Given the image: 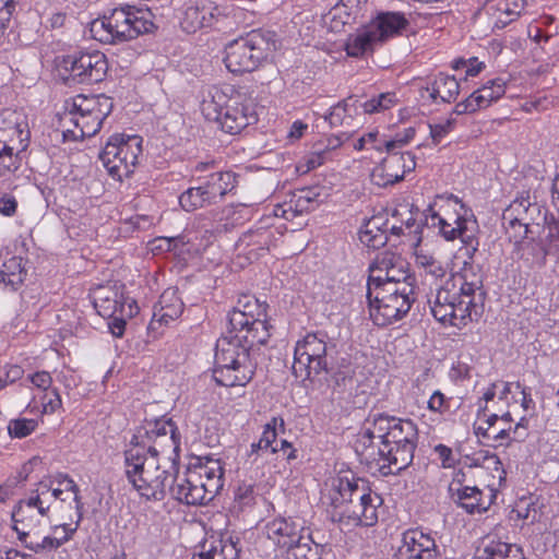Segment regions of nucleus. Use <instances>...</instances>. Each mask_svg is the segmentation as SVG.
<instances>
[{"mask_svg": "<svg viewBox=\"0 0 559 559\" xmlns=\"http://www.w3.org/2000/svg\"><path fill=\"white\" fill-rule=\"evenodd\" d=\"M397 559H438L435 539L419 528H409L402 534Z\"/></svg>", "mask_w": 559, "mask_h": 559, "instance_id": "obj_22", "label": "nucleus"}, {"mask_svg": "<svg viewBox=\"0 0 559 559\" xmlns=\"http://www.w3.org/2000/svg\"><path fill=\"white\" fill-rule=\"evenodd\" d=\"M270 325L265 318L250 321L243 330H228L229 336L238 338L242 345L248 346V352L254 345H265L271 336Z\"/></svg>", "mask_w": 559, "mask_h": 559, "instance_id": "obj_32", "label": "nucleus"}, {"mask_svg": "<svg viewBox=\"0 0 559 559\" xmlns=\"http://www.w3.org/2000/svg\"><path fill=\"white\" fill-rule=\"evenodd\" d=\"M395 94L394 93H381L378 96H374L364 103L358 100L357 106L361 108L364 114H374L381 112L391 108L395 104Z\"/></svg>", "mask_w": 559, "mask_h": 559, "instance_id": "obj_46", "label": "nucleus"}, {"mask_svg": "<svg viewBox=\"0 0 559 559\" xmlns=\"http://www.w3.org/2000/svg\"><path fill=\"white\" fill-rule=\"evenodd\" d=\"M58 67L67 73L66 81L78 84L102 82L108 72V60L99 50L75 51L62 56Z\"/></svg>", "mask_w": 559, "mask_h": 559, "instance_id": "obj_17", "label": "nucleus"}, {"mask_svg": "<svg viewBox=\"0 0 559 559\" xmlns=\"http://www.w3.org/2000/svg\"><path fill=\"white\" fill-rule=\"evenodd\" d=\"M237 24L236 9L214 0H189L182 7L180 27L187 34L227 32Z\"/></svg>", "mask_w": 559, "mask_h": 559, "instance_id": "obj_10", "label": "nucleus"}, {"mask_svg": "<svg viewBox=\"0 0 559 559\" xmlns=\"http://www.w3.org/2000/svg\"><path fill=\"white\" fill-rule=\"evenodd\" d=\"M21 153L0 146V177H9L20 168Z\"/></svg>", "mask_w": 559, "mask_h": 559, "instance_id": "obj_48", "label": "nucleus"}, {"mask_svg": "<svg viewBox=\"0 0 559 559\" xmlns=\"http://www.w3.org/2000/svg\"><path fill=\"white\" fill-rule=\"evenodd\" d=\"M24 370L19 365H4L0 368V391L8 384H13L22 379Z\"/></svg>", "mask_w": 559, "mask_h": 559, "instance_id": "obj_54", "label": "nucleus"}, {"mask_svg": "<svg viewBox=\"0 0 559 559\" xmlns=\"http://www.w3.org/2000/svg\"><path fill=\"white\" fill-rule=\"evenodd\" d=\"M293 373L301 381L328 371L326 343L316 333L298 341L294 352Z\"/></svg>", "mask_w": 559, "mask_h": 559, "instance_id": "obj_19", "label": "nucleus"}, {"mask_svg": "<svg viewBox=\"0 0 559 559\" xmlns=\"http://www.w3.org/2000/svg\"><path fill=\"white\" fill-rule=\"evenodd\" d=\"M380 218L372 217L359 231V240L367 247L372 249H379L383 247L388 241L386 229H381Z\"/></svg>", "mask_w": 559, "mask_h": 559, "instance_id": "obj_41", "label": "nucleus"}, {"mask_svg": "<svg viewBox=\"0 0 559 559\" xmlns=\"http://www.w3.org/2000/svg\"><path fill=\"white\" fill-rule=\"evenodd\" d=\"M255 490L251 484H240L235 491V501L240 507H248L254 503Z\"/></svg>", "mask_w": 559, "mask_h": 559, "instance_id": "obj_56", "label": "nucleus"}, {"mask_svg": "<svg viewBox=\"0 0 559 559\" xmlns=\"http://www.w3.org/2000/svg\"><path fill=\"white\" fill-rule=\"evenodd\" d=\"M17 211V201L14 195L10 193H2L0 195V214L11 217Z\"/></svg>", "mask_w": 559, "mask_h": 559, "instance_id": "obj_61", "label": "nucleus"}, {"mask_svg": "<svg viewBox=\"0 0 559 559\" xmlns=\"http://www.w3.org/2000/svg\"><path fill=\"white\" fill-rule=\"evenodd\" d=\"M513 245L512 253L530 269L542 267L546 264L547 255H551L540 239V230L527 233L518 238H508Z\"/></svg>", "mask_w": 559, "mask_h": 559, "instance_id": "obj_23", "label": "nucleus"}, {"mask_svg": "<svg viewBox=\"0 0 559 559\" xmlns=\"http://www.w3.org/2000/svg\"><path fill=\"white\" fill-rule=\"evenodd\" d=\"M224 486V467L218 459L206 457L204 462L178 475L177 487L171 497L190 506H202L212 501Z\"/></svg>", "mask_w": 559, "mask_h": 559, "instance_id": "obj_7", "label": "nucleus"}, {"mask_svg": "<svg viewBox=\"0 0 559 559\" xmlns=\"http://www.w3.org/2000/svg\"><path fill=\"white\" fill-rule=\"evenodd\" d=\"M122 285H100L93 290V305L103 318H112L118 310L122 312Z\"/></svg>", "mask_w": 559, "mask_h": 559, "instance_id": "obj_30", "label": "nucleus"}, {"mask_svg": "<svg viewBox=\"0 0 559 559\" xmlns=\"http://www.w3.org/2000/svg\"><path fill=\"white\" fill-rule=\"evenodd\" d=\"M414 289L412 284H385L382 287L367 285L370 319L379 326L401 320L415 301Z\"/></svg>", "mask_w": 559, "mask_h": 559, "instance_id": "obj_9", "label": "nucleus"}, {"mask_svg": "<svg viewBox=\"0 0 559 559\" xmlns=\"http://www.w3.org/2000/svg\"><path fill=\"white\" fill-rule=\"evenodd\" d=\"M284 419L281 417H272L271 420L265 424L260 438L265 450H270L271 453L278 452L277 429L281 428V430L284 431Z\"/></svg>", "mask_w": 559, "mask_h": 559, "instance_id": "obj_47", "label": "nucleus"}, {"mask_svg": "<svg viewBox=\"0 0 559 559\" xmlns=\"http://www.w3.org/2000/svg\"><path fill=\"white\" fill-rule=\"evenodd\" d=\"M263 318H266V305L260 304L254 296L242 295L228 313L229 330H243L250 321Z\"/></svg>", "mask_w": 559, "mask_h": 559, "instance_id": "obj_27", "label": "nucleus"}, {"mask_svg": "<svg viewBox=\"0 0 559 559\" xmlns=\"http://www.w3.org/2000/svg\"><path fill=\"white\" fill-rule=\"evenodd\" d=\"M201 111L206 120L217 122L229 134H238L258 121L253 103L231 87H210L201 102Z\"/></svg>", "mask_w": 559, "mask_h": 559, "instance_id": "obj_4", "label": "nucleus"}, {"mask_svg": "<svg viewBox=\"0 0 559 559\" xmlns=\"http://www.w3.org/2000/svg\"><path fill=\"white\" fill-rule=\"evenodd\" d=\"M28 124L26 116L17 110L5 108L0 111V132L16 130L19 128H25Z\"/></svg>", "mask_w": 559, "mask_h": 559, "instance_id": "obj_50", "label": "nucleus"}, {"mask_svg": "<svg viewBox=\"0 0 559 559\" xmlns=\"http://www.w3.org/2000/svg\"><path fill=\"white\" fill-rule=\"evenodd\" d=\"M330 500L328 512L331 520L345 526H372L383 503L368 480L353 474L333 480Z\"/></svg>", "mask_w": 559, "mask_h": 559, "instance_id": "obj_2", "label": "nucleus"}, {"mask_svg": "<svg viewBox=\"0 0 559 559\" xmlns=\"http://www.w3.org/2000/svg\"><path fill=\"white\" fill-rule=\"evenodd\" d=\"M273 34L269 31L253 29L225 47L224 63L234 74L252 72L259 68L271 50L275 49Z\"/></svg>", "mask_w": 559, "mask_h": 559, "instance_id": "obj_11", "label": "nucleus"}, {"mask_svg": "<svg viewBox=\"0 0 559 559\" xmlns=\"http://www.w3.org/2000/svg\"><path fill=\"white\" fill-rule=\"evenodd\" d=\"M51 394H52V397H49V399H47V396H48L47 393H45V395L43 396L41 411L39 412L40 413V418L45 414H52V413H55L62 405L61 397H60V394H59L58 390L57 389H52L51 390Z\"/></svg>", "mask_w": 559, "mask_h": 559, "instance_id": "obj_60", "label": "nucleus"}, {"mask_svg": "<svg viewBox=\"0 0 559 559\" xmlns=\"http://www.w3.org/2000/svg\"><path fill=\"white\" fill-rule=\"evenodd\" d=\"M452 399L445 396L441 391H435L428 400V409L440 415L450 411Z\"/></svg>", "mask_w": 559, "mask_h": 559, "instance_id": "obj_55", "label": "nucleus"}, {"mask_svg": "<svg viewBox=\"0 0 559 559\" xmlns=\"http://www.w3.org/2000/svg\"><path fill=\"white\" fill-rule=\"evenodd\" d=\"M415 278L411 274L409 263L406 261H401L400 264H396L393 267L388 276H378L369 275L367 285H372L374 287H382L385 284H412L414 285Z\"/></svg>", "mask_w": 559, "mask_h": 559, "instance_id": "obj_37", "label": "nucleus"}, {"mask_svg": "<svg viewBox=\"0 0 559 559\" xmlns=\"http://www.w3.org/2000/svg\"><path fill=\"white\" fill-rule=\"evenodd\" d=\"M158 312H154V316H159V321L168 323L177 319L183 311L182 301L176 296L174 290H165L158 301Z\"/></svg>", "mask_w": 559, "mask_h": 559, "instance_id": "obj_40", "label": "nucleus"}, {"mask_svg": "<svg viewBox=\"0 0 559 559\" xmlns=\"http://www.w3.org/2000/svg\"><path fill=\"white\" fill-rule=\"evenodd\" d=\"M29 140L31 131L28 124L25 128L11 130L10 132L5 131V129L0 132V146L16 152H24L29 144Z\"/></svg>", "mask_w": 559, "mask_h": 559, "instance_id": "obj_43", "label": "nucleus"}, {"mask_svg": "<svg viewBox=\"0 0 559 559\" xmlns=\"http://www.w3.org/2000/svg\"><path fill=\"white\" fill-rule=\"evenodd\" d=\"M547 210L531 197L522 192L502 213V226L507 238H520L527 233L536 234L546 218Z\"/></svg>", "mask_w": 559, "mask_h": 559, "instance_id": "obj_15", "label": "nucleus"}, {"mask_svg": "<svg viewBox=\"0 0 559 559\" xmlns=\"http://www.w3.org/2000/svg\"><path fill=\"white\" fill-rule=\"evenodd\" d=\"M64 480L67 483V490H71L73 493L78 520L73 526L71 524H60L52 527L53 534H58L59 531H62V536H45L40 542L26 539V543H22L26 548L35 552H39L46 549H58L64 543L69 542L79 528L80 522L83 519L84 504L81 500L79 486L72 478H69L68 476H64Z\"/></svg>", "mask_w": 559, "mask_h": 559, "instance_id": "obj_20", "label": "nucleus"}, {"mask_svg": "<svg viewBox=\"0 0 559 559\" xmlns=\"http://www.w3.org/2000/svg\"><path fill=\"white\" fill-rule=\"evenodd\" d=\"M393 418L385 415H377L372 419H366L356 436L354 444L355 452L361 462L368 465L376 464L378 468L380 467L383 455L381 445H386Z\"/></svg>", "mask_w": 559, "mask_h": 559, "instance_id": "obj_18", "label": "nucleus"}, {"mask_svg": "<svg viewBox=\"0 0 559 559\" xmlns=\"http://www.w3.org/2000/svg\"><path fill=\"white\" fill-rule=\"evenodd\" d=\"M27 380L37 389L48 391L52 385V377L48 371L41 370L27 376Z\"/></svg>", "mask_w": 559, "mask_h": 559, "instance_id": "obj_59", "label": "nucleus"}, {"mask_svg": "<svg viewBox=\"0 0 559 559\" xmlns=\"http://www.w3.org/2000/svg\"><path fill=\"white\" fill-rule=\"evenodd\" d=\"M497 396V388L496 383H491L486 391L484 392L483 396L478 401V412H477V419H480L481 416H486L487 411V403L492 401Z\"/></svg>", "mask_w": 559, "mask_h": 559, "instance_id": "obj_62", "label": "nucleus"}, {"mask_svg": "<svg viewBox=\"0 0 559 559\" xmlns=\"http://www.w3.org/2000/svg\"><path fill=\"white\" fill-rule=\"evenodd\" d=\"M357 103L358 99L356 97H347L331 107L330 112L325 116V120L334 128L342 127L344 124L349 126L354 115L357 114Z\"/></svg>", "mask_w": 559, "mask_h": 559, "instance_id": "obj_38", "label": "nucleus"}, {"mask_svg": "<svg viewBox=\"0 0 559 559\" xmlns=\"http://www.w3.org/2000/svg\"><path fill=\"white\" fill-rule=\"evenodd\" d=\"M354 373H355V371L350 365L344 366L343 369L337 370L333 374L335 384L337 386L346 388L348 384H352Z\"/></svg>", "mask_w": 559, "mask_h": 559, "instance_id": "obj_63", "label": "nucleus"}, {"mask_svg": "<svg viewBox=\"0 0 559 559\" xmlns=\"http://www.w3.org/2000/svg\"><path fill=\"white\" fill-rule=\"evenodd\" d=\"M540 239L551 255L559 254V219L554 214L546 213L542 222Z\"/></svg>", "mask_w": 559, "mask_h": 559, "instance_id": "obj_42", "label": "nucleus"}, {"mask_svg": "<svg viewBox=\"0 0 559 559\" xmlns=\"http://www.w3.org/2000/svg\"><path fill=\"white\" fill-rule=\"evenodd\" d=\"M415 135L414 128H407L403 132H399L395 136L385 144V151L389 153L397 147L406 145Z\"/></svg>", "mask_w": 559, "mask_h": 559, "instance_id": "obj_58", "label": "nucleus"}, {"mask_svg": "<svg viewBox=\"0 0 559 559\" xmlns=\"http://www.w3.org/2000/svg\"><path fill=\"white\" fill-rule=\"evenodd\" d=\"M41 421V418H12L8 423V433L12 439H24L33 435Z\"/></svg>", "mask_w": 559, "mask_h": 559, "instance_id": "obj_45", "label": "nucleus"}, {"mask_svg": "<svg viewBox=\"0 0 559 559\" xmlns=\"http://www.w3.org/2000/svg\"><path fill=\"white\" fill-rule=\"evenodd\" d=\"M393 216L401 217V225H403V228H405L409 235H417L420 231V225L416 222L412 205L406 203L404 206L394 210Z\"/></svg>", "mask_w": 559, "mask_h": 559, "instance_id": "obj_53", "label": "nucleus"}, {"mask_svg": "<svg viewBox=\"0 0 559 559\" xmlns=\"http://www.w3.org/2000/svg\"><path fill=\"white\" fill-rule=\"evenodd\" d=\"M427 90L433 102L451 103L460 93V83L455 76L440 72Z\"/></svg>", "mask_w": 559, "mask_h": 559, "instance_id": "obj_36", "label": "nucleus"}, {"mask_svg": "<svg viewBox=\"0 0 559 559\" xmlns=\"http://www.w3.org/2000/svg\"><path fill=\"white\" fill-rule=\"evenodd\" d=\"M132 443L143 450L147 448L148 454H160L165 460L179 461L180 435L170 418L147 421L136 430Z\"/></svg>", "mask_w": 559, "mask_h": 559, "instance_id": "obj_13", "label": "nucleus"}, {"mask_svg": "<svg viewBox=\"0 0 559 559\" xmlns=\"http://www.w3.org/2000/svg\"><path fill=\"white\" fill-rule=\"evenodd\" d=\"M425 215L426 224L438 227L445 240L459 238L464 245L459 250V258H464L462 272L448 280L428 298L431 314L437 321L461 329L480 317L485 299L481 274L474 271V257L479 247L477 223L463 215L453 218V223L449 222L441 214V209L433 211L432 206H428Z\"/></svg>", "mask_w": 559, "mask_h": 559, "instance_id": "obj_1", "label": "nucleus"}, {"mask_svg": "<svg viewBox=\"0 0 559 559\" xmlns=\"http://www.w3.org/2000/svg\"><path fill=\"white\" fill-rule=\"evenodd\" d=\"M404 260L405 258L400 253L392 251L380 252L369 266V275L388 276L389 272Z\"/></svg>", "mask_w": 559, "mask_h": 559, "instance_id": "obj_44", "label": "nucleus"}, {"mask_svg": "<svg viewBox=\"0 0 559 559\" xmlns=\"http://www.w3.org/2000/svg\"><path fill=\"white\" fill-rule=\"evenodd\" d=\"M50 485L39 481L37 488L27 498L21 499L12 510L13 530L21 543H26L31 535L37 534L44 519L48 518L50 503L47 495Z\"/></svg>", "mask_w": 559, "mask_h": 559, "instance_id": "obj_14", "label": "nucleus"}, {"mask_svg": "<svg viewBox=\"0 0 559 559\" xmlns=\"http://www.w3.org/2000/svg\"><path fill=\"white\" fill-rule=\"evenodd\" d=\"M301 524L293 518L280 516L265 525L267 538L284 551L301 540Z\"/></svg>", "mask_w": 559, "mask_h": 559, "instance_id": "obj_26", "label": "nucleus"}, {"mask_svg": "<svg viewBox=\"0 0 559 559\" xmlns=\"http://www.w3.org/2000/svg\"><path fill=\"white\" fill-rule=\"evenodd\" d=\"M418 431L409 419L393 418L386 445H381L383 455L379 472L383 476L396 475L407 468L414 459Z\"/></svg>", "mask_w": 559, "mask_h": 559, "instance_id": "obj_12", "label": "nucleus"}, {"mask_svg": "<svg viewBox=\"0 0 559 559\" xmlns=\"http://www.w3.org/2000/svg\"><path fill=\"white\" fill-rule=\"evenodd\" d=\"M377 46H380V43L366 24L348 37L345 50L350 57L362 58L367 55H371Z\"/></svg>", "mask_w": 559, "mask_h": 559, "instance_id": "obj_34", "label": "nucleus"}, {"mask_svg": "<svg viewBox=\"0 0 559 559\" xmlns=\"http://www.w3.org/2000/svg\"><path fill=\"white\" fill-rule=\"evenodd\" d=\"M506 93V81L501 78L489 80L481 87L474 91L466 99L455 105L457 115L473 114L487 108L493 102L500 99Z\"/></svg>", "mask_w": 559, "mask_h": 559, "instance_id": "obj_24", "label": "nucleus"}, {"mask_svg": "<svg viewBox=\"0 0 559 559\" xmlns=\"http://www.w3.org/2000/svg\"><path fill=\"white\" fill-rule=\"evenodd\" d=\"M371 181L379 187H388L404 179L403 170L400 168L397 153L385 157L380 165L371 171Z\"/></svg>", "mask_w": 559, "mask_h": 559, "instance_id": "obj_35", "label": "nucleus"}, {"mask_svg": "<svg viewBox=\"0 0 559 559\" xmlns=\"http://www.w3.org/2000/svg\"><path fill=\"white\" fill-rule=\"evenodd\" d=\"M408 20L402 12H379L367 24L380 45L402 34L408 26Z\"/></svg>", "mask_w": 559, "mask_h": 559, "instance_id": "obj_28", "label": "nucleus"}, {"mask_svg": "<svg viewBox=\"0 0 559 559\" xmlns=\"http://www.w3.org/2000/svg\"><path fill=\"white\" fill-rule=\"evenodd\" d=\"M179 461L165 460L132 447L124 452V474L133 488L147 500H163L177 487Z\"/></svg>", "mask_w": 559, "mask_h": 559, "instance_id": "obj_3", "label": "nucleus"}, {"mask_svg": "<svg viewBox=\"0 0 559 559\" xmlns=\"http://www.w3.org/2000/svg\"><path fill=\"white\" fill-rule=\"evenodd\" d=\"M142 153V139L138 135L114 134L111 135L104 150L99 153L100 160H110V158L121 157L122 160L129 158V163H138Z\"/></svg>", "mask_w": 559, "mask_h": 559, "instance_id": "obj_25", "label": "nucleus"}, {"mask_svg": "<svg viewBox=\"0 0 559 559\" xmlns=\"http://www.w3.org/2000/svg\"><path fill=\"white\" fill-rule=\"evenodd\" d=\"M153 27L154 23L148 11L127 4L114 8L102 17L94 20L90 31L94 39L103 44L116 45L150 33Z\"/></svg>", "mask_w": 559, "mask_h": 559, "instance_id": "obj_5", "label": "nucleus"}, {"mask_svg": "<svg viewBox=\"0 0 559 559\" xmlns=\"http://www.w3.org/2000/svg\"><path fill=\"white\" fill-rule=\"evenodd\" d=\"M257 362L251 358L248 346L229 335L216 343L213 378L222 386H245L253 378Z\"/></svg>", "mask_w": 559, "mask_h": 559, "instance_id": "obj_8", "label": "nucleus"}, {"mask_svg": "<svg viewBox=\"0 0 559 559\" xmlns=\"http://www.w3.org/2000/svg\"><path fill=\"white\" fill-rule=\"evenodd\" d=\"M525 0H488L486 13L491 17L492 29H503L516 21L525 8Z\"/></svg>", "mask_w": 559, "mask_h": 559, "instance_id": "obj_29", "label": "nucleus"}, {"mask_svg": "<svg viewBox=\"0 0 559 559\" xmlns=\"http://www.w3.org/2000/svg\"><path fill=\"white\" fill-rule=\"evenodd\" d=\"M179 197V203L187 212L215 204L236 187V176L231 171H216L197 180Z\"/></svg>", "mask_w": 559, "mask_h": 559, "instance_id": "obj_16", "label": "nucleus"}, {"mask_svg": "<svg viewBox=\"0 0 559 559\" xmlns=\"http://www.w3.org/2000/svg\"><path fill=\"white\" fill-rule=\"evenodd\" d=\"M416 262L420 267L424 269L427 275H431L435 278H441L447 273L443 264L430 254L423 252L417 253Z\"/></svg>", "mask_w": 559, "mask_h": 559, "instance_id": "obj_52", "label": "nucleus"}, {"mask_svg": "<svg viewBox=\"0 0 559 559\" xmlns=\"http://www.w3.org/2000/svg\"><path fill=\"white\" fill-rule=\"evenodd\" d=\"M237 542L230 536L211 537L201 545V550L191 559H238Z\"/></svg>", "mask_w": 559, "mask_h": 559, "instance_id": "obj_31", "label": "nucleus"}, {"mask_svg": "<svg viewBox=\"0 0 559 559\" xmlns=\"http://www.w3.org/2000/svg\"><path fill=\"white\" fill-rule=\"evenodd\" d=\"M506 532V526L497 524L481 538L473 559H525L519 545L502 539Z\"/></svg>", "mask_w": 559, "mask_h": 559, "instance_id": "obj_21", "label": "nucleus"}, {"mask_svg": "<svg viewBox=\"0 0 559 559\" xmlns=\"http://www.w3.org/2000/svg\"><path fill=\"white\" fill-rule=\"evenodd\" d=\"M472 368L462 361L454 364L450 370V378L454 381H464L471 379Z\"/></svg>", "mask_w": 559, "mask_h": 559, "instance_id": "obj_64", "label": "nucleus"}, {"mask_svg": "<svg viewBox=\"0 0 559 559\" xmlns=\"http://www.w3.org/2000/svg\"><path fill=\"white\" fill-rule=\"evenodd\" d=\"M285 559H321L319 546L299 540L285 551Z\"/></svg>", "mask_w": 559, "mask_h": 559, "instance_id": "obj_51", "label": "nucleus"}, {"mask_svg": "<svg viewBox=\"0 0 559 559\" xmlns=\"http://www.w3.org/2000/svg\"><path fill=\"white\" fill-rule=\"evenodd\" d=\"M108 174L116 180L121 181L123 178L129 177L138 163H129V158L122 160L121 157L110 158V160H102Z\"/></svg>", "mask_w": 559, "mask_h": 559, "instance_id": "obj_49", "label": "nucleus"}, {"mask_svg": "<svg viewBox=\"0 0 559 559\" xmlns=\"http://www.w3.org/2000/svg\"><path fill=\"white\" fill-rule=\"evenodd\" d=\"M450 497L459 507L469 514L487 511L492 502V496L487 500L484 499L483 491L476 486H468Z\"/></svg>", "mask_w": 559, "mask_h": 559, "instance_id": "obj_33", "label": "nucleus"}, {"mask_svg": "<svg viewBox=\"0 0 559 559\" xmlns=\"http://www.w3.org/2000/svg\"><path fill=\"white\" fill-rule=\"evenodd\" d=\"M112 100L105 95H76L66 102V112L61 123L66 128L63 136L68 140H83L95 135L103 121L112 110Z\"/></svg>", "mask_w": 559, "mask_h": 559, "instance_id": "obj_6", "label": "nucleus"}, {"mask_svg": "<svg viewBox=\"0 0 559 559\" xmlns=\"http://www.w3.org/2000/svg\"><path fill=\"white\" fill-rule=\"evenodd\" d=\"M21 257H11L2 263L0 269V284L10 286L13 290L23 283L26 272Z\"/></svg>", "mask_w": 559, "mask_h": 559, "instance_id": "obj_39", "label": "nucleus"}, {"mask_svg": "<svg viewBox=\"0 0 559 559\" xmlns=\"http://www.w3.org/2000/svg\"><path fill=\"white\" fill-rule=\"evenodd\" d=\"M454 119H447L444 122L429 124L430 135L435 144H439L453 129Z\"/></svg>", "mask_w": 559, "mask_h": 559, "instance_id": "obj_57", "label": "nucleus"}]
</instances>
